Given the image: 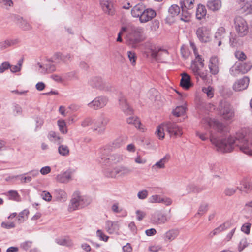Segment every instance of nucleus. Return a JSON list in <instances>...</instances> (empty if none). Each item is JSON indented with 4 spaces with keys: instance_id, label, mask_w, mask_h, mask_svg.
Instances as JSON below:
<instances>
[{
    "instance_id": "5701e85b",
    "label": "nucleus",
    "mask_w": 252,
    "mask_h": 252,
    "mask_svg": "<svg viewBox=\"0 0 252 252\" xmlns=\"http://www.w3.org/2000/svg\"><path fill=\"white\" fill-rule=\"evenodd\" d=\"M54 196L57 201L62 202H65L67 199V195L66 192L60 189H56L54 191Z\"/></svg>"
},
{
    "instance_id": "f8f14e48",
    "label": "nucleus",
    "mask_w": 252,
    "mask_h": 252,
    "mask_svg": "<svg viewBox=\"0 0 252 252\" xmlns=\"http://www.w3.org/2000/svg\"><path fill=\"white\" fill-rule=\"evenodd\" d=\"M112 151L110 145H106L99 150L98 156L101 159L100 162L106 164L108 161L107 158H109L110 155L109 153Z\"/></svg>"
},
{
    "instance_id": "5fc2aeb1",
    "label": "nucleus",
    "mask_w": 252,
    "mask_h": 252,
    "mask_svg": "<svg viewBox=\"0 0 252 252\" xmlns=\"http://www.w3.org/2000/svg\"><path fill=\"white\" fill-rule=\"evenodd\" d=\"M49 61L59 63L62 61V54L60 53H55L50 59Z\"/></svg>"
},
{
    "instance_id": "6ab92c4d",
    "label": "nucleus",
    "mask_w": 252,
    "mask_h": 252,
    "mask_svg": "<svg viewBox=\"0 0 252 252\" xmlns=\"http://www.w3.org/2000/svg\"><path fill=\"white\" fill-rule=\"evenodd\" d=\"M119 101L120 108L125 114L130 115L132 113V109L127 104L125 97L121 96L120 97Z\"/></svg>"
},
{
    "instance_id": "052dcab7",
    "label": "nucleus",
    "mask_w": 252,
    "mask_h": 252,
    "mask_svg": "<svg viewBox=\"0 0 252 252\" xmlns=\"http://www.w3.org/2000/svg\"><path fill=\"white\" fill-rule=\"evenodd\" d=\"M94 122V121L92 118L87 117L82 121L81 126L84 127H87L91 126Z\"/></svg>"
},
{
    "instance_id": "cd10ccee",
    "label": "nucleus",
    "mask_w": 252,
    "mask_h": 252,
    "mask_svg": "<svg viewBox=\"0 0 252 252\" xmlns=\"http://www.w3.org/2000/svg\"><path fill=\"white\" fill-rule=\"evenodd\" d=\"M127 123L129 124H131L134 126L142 131H144V128L141 127V123L139 119L136 116H130L127 119Z\"/></svg>"
},
{
    "instance_id": "4468645a",
    "label": "nucleus",
    "mask_w": 252,
    "mask_h": 252,
    "mask_svg": "<svg viewBox=\"0 0 252 252\" xmlns=\"http://www.w3.org/2000/svg\"><path fill=\"white\" fill-rule=\"evenodd\" d=\"M89 85L94 88L103 90L106 88L107 84L104 82L101 78L94 77L89 81Z\"/></svg>"
},
{
    "instance_id": "4d7b16f0",
    "label": "nucleus",
    "mask_w": 252,
    "mask_h": 252,
    "mask_svg": "<svg viewBox=\"0 0 252 252\" xmlns=\"http://www.w3.org/2000/svg\"><path fill=\"white\" fill-rule=\"evenodd\" d=\"M191 13L188 10L185 11L182 10V13L181 15V20L185 22H189L190 21Z\"/></svg>"
},
{
    "instance_id": "c03bdc74",
    "label": "nucleus",
    "mask_w": 252,
    "mask_h": 252,
    "mask_svg": "<svg viewBox=\"0 0 252 252\" xmlns=\"http://www.w3.org/2000/svg\"><path fill=\"white\" fill-rule=\"evenodd\" d=\"M202 92L207 94V96L209 98H212L214 95V89L211 86H209L207 87H203L202 88Z\"/></svg>"
},
{
    "instance_id": "1a4fd4ad",
    "label": "nucleus",
    "mask_w": 252,
    "mask_h": 252,
    "mask_svg": "<svg viewBox=\"0 0 252 252\" xmlns=\"http://www.w3.org/2000/svg\"><path fill=\"white\" fill-rule=\"evenodd\" d=\"M170 218L160 210L155 211L151 216V220L156 224H163L169 221Z\"/></svg>"
},
{
    "instance_id": "c85d7f7f",
    "label": "nucleus",
    "mask_w": 252,
    "mask_h": 252,
    "mask_svg": "<svg viewBox=\"0 0 252 252\" xmlns=\"http://www.w3.org/2000/svg\"><path fill=\"white\" fill-rule=\"evenodd\" d=\"M180 85L183 88L188 89L191 85L190 77L186 73L182 74V78L180 81Z\"/></svg>"
},
{
    "instance_id": "f03ea898",
    "label": "nucleus",
    "mask_w": 252,
    "mask_h": 252,
    "mask_svg": "<svg viewBox=\"0 0 252 252\" xmlns=\"http://www.w3.org/2000/svg\"><path fill=\"white\" fill-rule=\"evenodd\" d=\"M143 32L144 28L141 27L132 28L126 36V44L132 48H137L138 44L144 40Z\"/></svg>"
},
{
    "instance_id": "a878e982",
    "label": "nucleus",
    "mask_w": 252,
    "mask_h": 252,
    "mask_svg": "<svg viewBox=\"0 0 252 252\" xmlns=\"http://www.w3.org/2000/svg\"><path fill=\"white\" fill-rule=\"evenodd\" d=\"M19 42L17 39H9L0 42V50H2L17 44Z\"/></svg>"
},
{
    "instance_id": "7c9ffc66",
    "label": "nucleus",
    "mask_w": 252,
    "mask_h": 252,
    "mask_svg": "<svg viewBox=\"0 0 252 252\" xmlns=\"http://www.w3.org/2000/svg\"><path fill=\"white\" fill-rule=\"evenodd\" d=\"M144 9L145 7L142 4H138L132 9L131 13L133 17L140 18Z\"/></svg>"
},
{
    "instance_id": "e2e57ef3",
    "label": "nucleus",
    "mask_w": 252,
    "mask_h": 252,
    "mask_svg": "<svg viewBox=\"0 0 252 252\" xmlns=\"http://www.w3.org/2000/svg\"><path fill=\"white\" fill-rule=\"evenodd\" d=\"M248 242L246 238H243L241 240L238 245V251L239 252L242 251L246 247L248 246Z\"/></svg>"
},
{
    "instance_id": "864d4df0",
    "label": "nucleus",
    "mask_w": 252,
    "mask_h": 252,
    "mask_svg": "<svg viewBox=\"0 0 252 252\" xmlns=\"http://www.w3.org/2000/svg\"><path fill=\"white\" fill-rule=\"evenodd\" d=\"M201 68H202L200 66L198 65V64L195 62H191L190 69L193 74L195 75L198 74L199 71H200Z\"/></svg>"
},
{
    "instance_id": "ddd939ff",
    "label": "nucleus",
    "mask_w": 252,
    "mask_h": 252,
    "mask_svg": "<svg viewBox=\"0 0 252 252\" xmlns=\"http://www.w3.org/2000/svg\"><path fill=\"white\" fill-rule=\"evenodd\" d=\"M116 0H101L100 5L103 11L106 14L110 15L114 14L115 10L113 3Z\"/></svg>"
},
{
    "instance_id": "69168bd1",
    "label": "nucleus",
    "mask_w": 252,
    "mask_h": 252,
    "mask_svg": "<svg viewBox=\"0 0 252 252\" xmlns=\"http://www.w3.org/2000/svg\"><path fill=\"white\" fill-rule=\"evenodd\" d=\"M235 57L240 61H243L246 59V55L243 52L239 50L236 51L235 52Z\"/></svg>"
},
{
    "instance_id": "c756f323",
    "label": "nucleus",
    "mask_w": 252,
    "mask_h": 252,
    "mask_svg": "<svg viewBox=\"0 0 252 252\" xmlns=\"http://www.w3.org/2000/svg\"><path fill=\"white\" fill-rule=\"evenodd\" d=\"M116 172L118 175L123 177L130 174L132 172V170L128 167L119 166L116 167Z\"/></svg>"
},
{
    "instance_id": "09e8293b",
    "label": "nucleus",
    "mask_w": 252,
    "mask_h": 252,
    "mask_svg": "<svg viewBox=\"0 0 252 252\" xmlns=\"http://www.w3.org/2000/svg\"><path fill=\"white\" fill-rule=\"evenodd\" d=\"M25 175L26 174L17 176H13L12 178H18L22 183H26L31 182L32 180V177L29 175L25 176Z\"/></svg>"
},
{
    "instance_id": "20e7f679",
    "label": "nucleus",
    "mask_w": 252,
    "mask_h": 252,
    "mask_svg": "<svg viewBox=\"0 0 252 252\" xmlns=\"http://www.w3.org/2000/svg\"><path fill=\"white\" fill-rule=\"evenodd\" d=\"M218 109L220 115L224 121H231L235 116L233 107L225 101H221L220 102Z\"/></svg>"
},
{
    "instance_id": "bf43d9fd",
    "label": "nucleus",
    "mask_w": 252,
    "mask_h": 252,
    "mask_svg": "<svg viewBox=\"0 0 252 252\" xmlns=\"http://www.w3.org/2000/svg\"><path fill=\"white\" fill-rule=\"evenodd\" d=\"M29 214V210L28 209H24L19 214L17 217L18 220L20 221V222L23 221L25 219V217L27 218Z\"/></svg>"
},
{
    "instance_id": "0eeeda50",
    "label": "nucleus",
    "mask_w": 252,
    "mask_h": 252,
    "mask_svg": "<svg viewBox=\"0 0 252 252\" xmlns=\"http://www.w3.org/2000/svg\"><path fill=\"white\" fill-rule=\"evenodd\" d=\"M109 101L108 98L106 96H99L96 97L94 100L88 103L89 108L93 110H99L104 107Z\"/></svg>"
},
{
    "instance_id": "473e14b6",
    "label": "nucleus",
    "mask_w": 252,
    "mask_h": 252,
    "mask_svg": "<svg viewBox=\"0 0 252 252\" xmlns=\"http://www.w3.org/2000/svg\"><path fill=\"white\" fill-rule=\"evenodd\" d=\"M209 209V204L207 202H202L198 207L195 216L200 217L207 213Z\"/></svg>"
},
{
    "instance_id": "6e6d98bb",
    "label": "nucleus",
    "mask_w": 252,
    "mask_h": 252,
    "mask_svg": "<svg viewBox=\"0 0 252 252\" xmlns=\"http://www.w3.org/2000/svg\"><path fill=\"white\" fill-rule=\"evenodd\" d=\"M195 55V59L192 60V62H195V63H198L199 65L201 68L204 67V59L202 58V57L199 55L198 53H195L194 54Z\"/></svg>"
},
{
    "instance_id": "c9c22d12",
    "label": "nucleus",
    "mask_w": 252,
    "mask_h": 252,
    "mask_svg": "<svg viewBox=\"0 0 252 252\" xmlns=\"http://www.w3.org/2000/svg\"><path fill=\"white\" fill-rule=\"evenodd\" d=\"M179 235V231L177 230H170L166 232L164 234L165 240L171 241L174 240Z\"/></svg>"
},
{
    "instance_id": "2f4dec72",
    "label": "nucleus",
    "mask_w": 252,
    "mask_h": 252,
    "mask_svg": "<svg viewBox=\"0 0 252 252\" xmlns=\"http://www.w3.org/2000/svg\"><path fill=\"white\" fill-rule=\"evenodd\" d=\"M194 0H184L180 2L182 10H191L194 7Z\"/></svg>"
},
{
    "instance_id": "3c124183",
    "label": "nucleus",
    "mask_w": 252,
    "mask_h": 252,
    "mask_svg": "<svg viewBox=\"0 0 252 252\" xmlns=\"http://www.w3.org/2000/svg\"><path fill=\"white\" fill-rule=\"evenodd\" d=\"M104 174L108 178H116L118 176V174L116 172V167L113 170L106 169L104 172Z\"/></svg>"
},
{
    "instance_id": "aec40b11",
    "label": "nucleus",
    "mask_w": 252,
    "mask_h": 252,
    "mask_svg": "<svg viewBox=\"0 0 252 252\" xmlns=\"http://www.w3.org/2000/svg\"><path fill=\"white\" fill-rule=\"evenodd\" d=\"M218 59L216 56L212 57L209 61V68L210 72L214 75L217 74L219 72Z\"/></svg>"
},
{
    "instance_id": "393cba45",
    "label": "nucleus",
    "mask_w": 252,
    "mask_h": 252,
    "mask_svg": "<svg viewBox=\"0 0 252 252\" xmlns=\"http://www.w3.org/2000/svg\"><path fill=\"white\" fill-rule=\"evenodd\" d=\"M207 7L212 11H218L221 7V1L220 0H209L207 3Z\"/></svg>"
},
{
    "instance_id": "b1692460",
    "label": "nucleus",
    "mask_w": 252,
    "mask_h": 252,
    "mask_svg": "<svg viewBox=\"0 0 252 252\" xmlns=\"http://www.w3.org/2000/svg\"><path fill=\"white\" fill-rule=\"evenodd\" d=\"M252 189V183L246 178H244L242 180L240 183V186L238 187V189L241 191H244L246 193L249 192Z\"/></svg>"
},
{
    "instance_id": "603ef678",
    "label": "nucleus",
    "mask_w": 252,
    "mask_h": 252,
    "mask_svg": "<svg viewBox=\"0 0 252 252\" xmlns=\"http://www.w3.org/2000/svg\"><path fill=\"white\" fill-rule=\"evenodd\" d=\"M169 12L173 17L177 16L180 13V7L177 5H172L169 9Z\"/></svg>"
},
{
    "instance_id": "338daca9",
    "label": "nucleus",
    "mask_w": 252,
    "mask_h": 252,
    "mask_svg": "<svg viewBox=\"0 0 252 252\" xmlns=\"http://www.w3.org/2000/svg\"><path fill=\"white\" fill-rule=\"evenodd\" d=\"M10 64L8 62H4L0 65V73H3L5 70L9 69Z\"/></svg>"
},
{
    "instance_id": "37998d69",
    "label": "nucleus",
    "mask_w": 252,
    "mask_h": 252,
    "mask_svg": "<svg viewBox=\"0 0 252 252\" xmlns=\"http://www.w3.org/2000/svg\"><path fill=\"white\" fill-rule=\"evenodd\" d=\"M241 10L246 14H252V1L246 2L242 7Z\"/></svg>"
},
{
    "instance_id": "e433bc0d",
    "label": "nucleus",
    "mask_w": 252,
    "mask_h": 252,
    "mask_svg": "<svg viewBox=\"0 0 252 252\" xmlns=\"http://www.w3.org/2000/svg\"><path fill=\"white\" fill-rule=\"evenodd\" d=\"M206 13L205 7L203 5H198L196 12V18L199 20L202 19L206 16Z\"/></svg>"
},
{
    "instance_id": "39448f33",
    "label": "nucleus",
    "mask_w": 252,
    "mask_h": 252,
    "mask_svg": "<svg viewBox=\"0 0 252 252\" xmlns=\"http://www.w3.org/2000/svg\"><path fill=\"white\" fill-rule=\"evenodd\" d=\"M109 122V119L108 117L104 114H101L94 122V124L92 127V129L94 131H97L99 134H103L105 131L106 126Z\"/></svg>"
},
{
    "instance_id": "4be33fe9",
    "label": "nucleus",
    "mask_w": 252,
    "mask_h": 252,
    "mask_svg": "<svg viewBox=\"0 0 252 252\" xmlns=\"http://www.w3.org/2000/svg\"><path fill=\"white\" fill-rule=\"evenodd\" d=\"M168 51L165 49H162L160 48H155L151 50L152 57L157 60L161 59V57L163 55H167Z\"/></svg>"
},
{
    "instance_id": "f257e3e1",
    "label": "nucleus",
    "mask_w": 252,
    "mask_h": 252,
    "mask_svg": "<svg viewBox=\"0 0 252 252\" xmlns=\"http://www.w3.org/2000/svg\"><path fill=\"white\" fill-rule=\"evenodd\" d=\"M202 123L207 124L212 129L210 132V140L218 151L223 153L230 152L236 147L243 153L252 155V132L242 130L237 132L234 137L219 140L213 130L221 133L224 128L223 124L216 119L209 117L203 119Z\"/></svg>"
},
{
    "instance_id": "f3484780",
    "label": "nucleus",
    "mask_w": 252,
    "mask_h": 252,
    "mask_svg": "<svg viewBox=\"0 0 252 252\" xmlns=\"http://www.w3.org/2000/svg\"><path fill=\"white\" fill-rule=\"evenodd\" d=\"M73 171L71 169H68L66 171L58 174L56 176L57 181L61 183H66L72 180V175Z\"/></svg>"
},
{
    "instance_id": "9d476101",
    "label": "nucleus",
    "mask_w": 252,
    "mask_h": 252,
    "mask_svg": "<svg viewBox=\"0 0 252 252\" xmlns=\"http://www.w3.org/2000/svg\"><path fill=\"white\" fill-rule=\"evenodd\" d=\"M196 35L199 41L203 43H207L211 40L210 31L206 27L198 28L196 32Z\"/></svg>"
},
{
    "instance_id": "ea45409f",
    "label": "nucleus",
    "mask_w": 252,
    "mask_h": 252,
    "mask_svg": "<svg viewBox=\"0 0 252 252\" xmlns=\"http://www.w3.org/2000/svg\"><path fill=\"white\" fill-rule=\"evenodd\" d=\"M164 125V123L157 127L155 133L159 139H163L164 138L165 134L164 131L165 130V128Z\"/></svg>"
},
{
    "instance_id": "a211bd4d",
    "label": "nucleus",
    "mask_w": 252,
    "mask_h": 252,
    "mask_svg": "<svg viewBox=\"0 0 252 252\" xmlns=\"http://www.w3.org/2000/svg\"><path fill=\"white\" fill-rule=\"evenodd\" d=\"M156 15V12L152 9H144L139 18L141 23H146L154 18Z\"/></svg>"
},
{
    "instance_id": "8fccbe9b",
    "label": "nucleus",
    "mask_w": 252,
    "mask_h": 252,
    "mask_svg": "<svg viewBox=\"0 0 252 252\" xmlns=\"http://www.w3.org/2000/svg\"><path fill=\"white\" fill-rule=\"evenodd\" d=\"M23 64V60H20L18 61V63L16 65H10L9 69L12 73H16L20 71Z\"/></svg>"
},
{
    "instance_id": "58836bf2",
    "label": "nucleus",
    "mask_w": 252,
    "mask_h": 252,
    "mask_svg": "<svg viewBox=\"0 0 252 252\" xmlns=\"http://www.w3.org/2000/svg\"><path fill=\"white\" fill-rule=\"evenodd\" d=\"M238 63L240 65L242 74L246 73L250 71L252 67V63L250 61L245 63Z\"/></svg>"
},
{
    "instance_id": "680f3d73",
    "label": "nucleus",
    "mask_w": 252,
    "mask_h": 252,
    "mask_svg": "<svg viewBox=\"0 0 252 252\" xmlns=\"http://www.w3.org/2000/svg\"><path fill=\"white\" fill-rule=\"evenodd\" d=\"M238 189V187L236 188H232V187H228L225 189L224 190V194L226 196H231L233 195L236 192V190Z\"/></svg>"
},
{
    "instance_id": "a18cd8bd",
    "label": "nucleus",
    "mask_w": 252,
    "mask_h": 252,
    "mask_svg": "<svg viewBox=\"0 0 252 252\" xmlns=\"http://www.w3.org/2000/svg\"><path fill=\"white\" fill-rule=\"evenodd\" d=\"M58 150L59 153L63 156H67L69 154V149L66 145H61Z\"/></svg>"
},
{
    "instance_id": "49530a36",
    "label": "nucleus",
    "mask_w": 252,
    "mask_h": 252,
    "mask_svg": "<svg viewBox=\"0 0 252 252\" xmlns=\"http://www.w3.org/2000/svg\"><path fill=\"white\" fill-rule=\"evenodd\" d=\"M225 29L223 27H219L215 34V38L223 39L225 35Z\"/></svg>"
},
{
    "instance_id": "13d9d810",
    "label": "nucleus",
    "mask_w": 252,
    "mask_h": 252,
    "mask_svg": "<svg viewBox=\"0 0 252 252\" xmlns=\"http://www.w3.org/2000/svg\"><path fill=\"white\" fill-rule=\"evenodd\" d=\"M96 236L101 241L107 242L109 239V237L105 235L103 232L100 229H98L96 231Z\"/></svg>"
},
{
    "instance_id": "774afa93",
    "label": "nucleus",
    "mask_w": 252,
    "mask_h": 252,
    "mask_svg": "<svg viewBox=\"0 0 252 252\" xmlns=\"http://www.w3.org/2000/svg\"><path fill=\"white\" fill-rule=\"evenodd\" d=\"M41 197L43 199L48 202H50L52 200V195L49 192L46 191H43L41 193Z\"/></svg>"
},
{
    "instance_id": "423d86ee",
    "label": "nucleus",
    "mask_w": 252,
    "mask_h": 252,
    "mask_svg": "<svg viewBox=\"0 0 252 252\" xmlns=\"http://www.w3.org/2000/svg\"><path fill=\"white\" fill-rule=\"evenodd\" d=\"M235 28L238 34L241 37L246 35L248 32V26L245 20L241 16L234 19Z\"/></svg>"
},
{
    "instance_id": "7ed1b4c3",
    "label": "nucleus",
    "mask_w": 252,
    "mask_h": 252,
    "mask_svg": "<svg viewBox=\"0 0 252 252\" xmlns=\"http://www.w3.org/2000/svg\"><path fill=\"white\" fill-rule=\"evenodd\" d=\"M90 204V201L86 196L81 195L78 191H75L70 200L68 207L69 212H72L75 210L82 208Z\"/></svg>"
},
{
    "instance_id": "79ce46f5",
    "label": "nucleus",
    "mask_w": 252,
    "mask_h": 252,
    "mask_svg": "<svg viewBox=\"0 0 252 252\" xmlns=\"http://www.w3.org/2000/svg\"><path fill=\"white\" fill-rule=\"evenodd\" d=\"M57 124L60 132L63 134H66L67 132V129L65 122L63 120H59Z\"/></svg>"
},
{
    "instance_id": "dca6fc26",
    "label": "nucleus",
    "mask_w": 252,
    "mask_h": 252,
    "mask_svg": "<svg viewBox=\"0 0 252 252\" xmlns=\"http://www.w3.org/2000/svg\"><path fill=\"white\" fill-rule=\"evenodd\" d=\"M170 158V156L169 154L165 155L159 161L152 165V169L155 171H158L160 169L165 168V164L167 163Z\"/></svg>"
},
{
    "instance_id": "6e6552de",
    "label": "nucleus",
    "mask_w": 252,
    "mask_h": 252,
    "mask_svg": "<svg viewBox=\"0 0 252 252\" xmlns=\"http://www.w3.org/2000/svg\"><path fill=\"white\" fill-rule=\"evenodd\" d=\"M165 130L170 137H177L183 134L182 128L176 123L171 122L164 123Z\"/></svg>"
},
{
    "instance_id": "412c9836",
    "label": "nucleus",
    "mask_w": 252,
    "mask_h": 252,
    "mask_svg": "<svg viewBox=\"0 0 252 252\" xmlns=\"http://www.w3.org/2000/svg\"><path fill=\"white\" fill-rule=\"evenodd\" d=\"M106 164H116L122 161L124 159V156L120 153H114L110 154Z\"/></svg>"
},
{
    "instance_id": "4c0bfd02",
    "label": "nucleus",
    "mask_w": 252,
    "mask_h": 252,
    "mask_svg": "<svg viewBox=\"0 0 252 252\" xmlns=\"http://www.w3.org/2000/svg\"><path fill=\"white\" fill-rule=\"evenodd\" d=\"M72 75H74V73L73 72H70L66 74L64 77H63L62 76L58 74H53L51 76V78L57 82L62 83L65 80V79H71V77Z\"/></svg>"
},
{
    "instance_id": "72a5a7b5",
    "label": "nucleus",
    "mask_w": 252,
    "mask_h": 252,
    "mask_svg": "<svg viewBox=\"0 0 252 252\" xmlns=\"http://www.w3.org/2000/svg\"><path fill=\"white\" fill-rule=\"evenodd\" d=\"M39 68L41 69L40 72L42 74L49 73L54 71L56 70V67L53 64H46L45 66H42L39 63H38Z\"/></svg>"
},
{
    "instance_id": "0e129e2a",
    "label": "nucleus",
    "mask_w": 252,
    "mask_h": 252,
    "mask_svg": "<svg viewBox=\"0 0 252 252\" xmlns=\"http://www.w3.org/2000/svg\"><path fill=\"white\" fill-rule=\"evenodd\" d=\"M161 197L158 195H154L151 196L149 198V202L151 203H160L161 201Z\"/></svg>"
},
{
    "instance_id": "9b49d317",
    "label": "nucleus",
    "mask_w": 252,
    "mask_h": 252,
    "mask_svg": "<svg viewBox=\"0 0 252 252\" xmlns=\"http://www.w3.org/2000/svg\"><path fill=\"white\" fill-rule=\"evenodd\" d=\"M121 223L119 221L108 220L105 222V230L110 234H119Z\"/></svg>"
},
{
    "instance_id": "a19ab883",
    "label": "nucleus",
    "mask_w": 252,
    "mask_h": 252,
    "mask_svg": "<svg viewBox=\"0 0 252 252\" xmlns=\"http://www.w3.org/2000/svg\"><path fill=\"white\" fill-rule=\"evenodd\" d=\"M230 73L233 76H236L239 74L241 73L240 65L238 63H236L230 69Z\"/></svg>"
},
{
    "instance_id": "2eb2a0df",
    "label": "nucleus",
    "mask_w": 252,
    "mask_h": 252,
    "mask_svg": "<svg viewBox=\"0 0 252 252\" xmlns=\"http://www.w3.org/2000/svg\"><path fill=\"white\" fill-rule=\"evenodd\" d=\"M249 81V77H244L234 83L233 88L235 91H241L245 90L248 87Z\"/></svg>"
},
{
    "instance_id": "f704fd0d",
    "label": "nucleus",
    "mask_w": 252,
    "mask_h": 252,
    "mask_svg": "<svg viewBox=\"0 0 252 252\" xmlns=\"http://www.w3.org/2000/svg\"><path fill=\"white\" fill-rule=\"evenodd\" d=\"M5 195L8 196L10 200H12L17 202L21 201V197L16 190H9L7 192L5 193Z\"/></svg>"
},
{
    "instance_id": "bb28decb",
    "label": "nucleus",
    "mask_w": 252,
    "mask_h": 252,
    "mask_svg": "<svg viewBox=\"0 0 252 252\" xmlns=\"http://www.w3.org/2000/svg\"><path fill=\"white\" fill-rule=\"evenodd\" d=\"M48 139L55 143L60 144L63 141V139L61 138L58 133L55 131H50L47 135Z\"/></svg>"
},
{
    "instance_id": "de8ad7c7",
    "label": "nucleus",
    "mask_w": 252,
    "mask_h": 252,
    "mask_svg": "<svg viewBox=\"0 0 252 252\" xmlns=\"http://www.w3.org/2000/svg\"><path fill=\"white\" fill-rule=\"evenodd\" d=\"M186 111V108L183 106H177L175 109H174L172 111V114L176 116L180 117L183 115Z\"/></svg>"
}]
</instances>
